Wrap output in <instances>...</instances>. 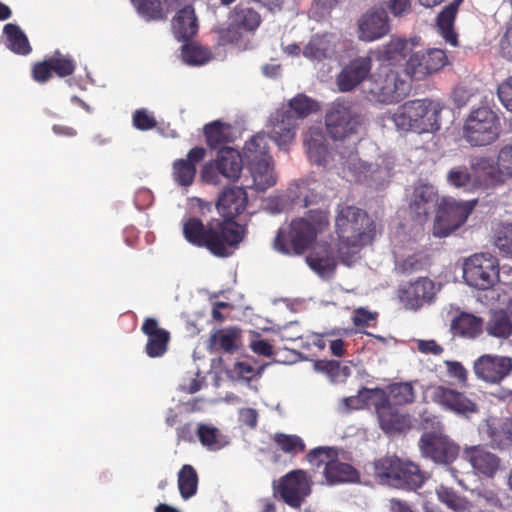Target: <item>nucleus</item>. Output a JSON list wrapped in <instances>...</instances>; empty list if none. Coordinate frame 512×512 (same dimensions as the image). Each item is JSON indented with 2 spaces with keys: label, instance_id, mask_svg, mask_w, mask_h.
Segmentation results:
<instances>
[{
  "label": "nucleus",
  "instance_id": "49",
  "mask_svg": "<svg viewBox=\"0 0 512 512\" xmlns=\"http://www.w3.org/2000/svg\"><path fill=\"white\" fill-rule=\"evenodd\" d=\"M196 435L200 443L209 450H219L224 446L220 431L214 426L199 423L196 427Z\"/></svg>",
  "mask_w": 512,
  "mask_h": 512
},
{
  "label": "nucleus",
  "instance_id": "18",
  "mask_svg": "<svg viewBox=\"0 0 512 512\" xmlns=\"http://www.w3.org/2000/svg\"><path fill=\"white\" fill-rule=\"evenodd\" d=\"M358 39L373 42L385 37L390 32L388 13L381 8L367 10L357 21Z\"/></svg>",
  "mask_w": 512,
  "mask_h": 512
},
{
  "label": "nucleus",
  "instance_id": "33",
  "mask_svg": "<svg viewBox=\"0 0 512 512\" xmlns=\"http://www.w3.org/2000/svg\"><path fill=\"white\" fill-rule=\"evenodd\" d=\"M436 205L437 194L432 186L421 185L414 189L410 209L419 220L425 219L434 210Z\"/></svg>",
  "mask_w": 512,
  "mask_h": 512
},
{
  "label": "nucleus",
  "instance_id": "47",
  "mask_svg": "<svg viewBox=\"0 0 512 512\" xmlns=\"http://www.w3.org/2000/svg\"><path fill=\"white\" fill-rule=\"evenodd\" d=\"M435 492L441 503L456 512H463L469 507L468 500L460 496L452 487L441 484L436 488Z\"/></svg>",
  "mask_w": 512,
  "mask_h": 512
},
{
  "label": "nucleus",
  "instance_id": "30",
  "mask_svg": "<svg viewBox=\"0 0 512 512\" xmlns=\"http://www.w3.org/2000/svg\"><path fill=\"white\" fill-rule=\"evenodd\" d=\"M172 30L179 41H188L198 32V22L192 5H184L172 19Z\"/></svg>",
  "mask_w": 512,
  "mask_h": 512
},
{
  "label": "nucleus",
  "instance_id": "21",
  "mask_svg": "<svg viewBox=\"0 0 512 512\" xmlns=\"http://www.w3.org/2000/svg\"><path fill=\"white\" fill-rule=\"evenodd\" d=\"M248 204V195L244 187H227L219 194L216 208L223 217L221 221L236 222L234 219L242 214Z\"/></svg>",
  "mask_w": 512,
  "mask_h": 512
},
{
  "label": "nucleus",
  "instance_id": "35",
  "mask_svg": "<svg viewBox=\"0 0 512 512\" xmlns=\"http://www.w3.org/2000/svg\"><path fill=\"white\" fill-rule=\"evenodd\" d=\"M484 330L489 336L507 339L512 335V320L504 308L491 309Z\"/></svg>",
  "mask_w": 512,
  "mask_h": 512
},
{
  "label": "nucleus",
  "instance_id": "23",
  "mask_svg": "<svg viewBox=\"0 0 512 512\" xmlns=\"http://www.w3.org/2000/svg\"><path fill=\"white\" fill-rule=\"evenodd\" d=\"M141 331L147 336L145 352L150 358L162 357L168 350L171 339L170 332L159 326V322L152 317L143 321Z\"/></svg>",
  "mask_w": 512,
  "mask_h": 512
},
{
  "label": "nucleus",
  "instance_id": "19",
  "mask_svg": "<svg viewBox=\"0 0 512 512\" xmlns=\"http://www.w3.org/2000/svg\"><path fill=\"white\" fill-rule=\"evenodd\" d=\"M477 378L489 384H498L512 371V360L509 357L484 354L473 364Z\"/></svg>",
  "mask_w": 512,
  "mask_h": 512
},
{
  "label": "nucleus",
  "instance_id": "16",
  "mask_svg": "<svg viewBox=\"0 0 512 512\" xmlns=\"http://www.w3.org/2000/svg\"><path fill=\"white\" fill-rule=\"evenodd\" d=\"M278 492L283 501L300 508L305 498L311 493V484L304 470H293L280 478Z\"/></svg>",
  "mask_w": 512,
  "mask_h": 512
},
{
  "label": "nucleus",
  "instance_id": "31",
  "mask_svg": "<svg viewBox=\"0 0 512 512\" xmlns=\"http://www.w3.org/2000/svg\"><path fill=\"white\" fill-rule=\"evenodd\" d=\"M450 329L454 336L475 339L484 331V320L472 313L462 311L452 319Z\"/></svg>",
  "mask_w": 512,
  "mask_h": 512
},
{
  "label": "nucleus",
  "instance_id": "52",
  "mask_svg": "<svg viewBox=\"0 0 512 512\" xmlns=\"http://www.w3.org/2000/svg\"><path fill=\"white\" fill-rule=\"evenodd\" d=\"M181 54L183 61L191 65H201L210 59L208 49L189 43L182 46Z\"/></svg>",
  "mask_w": 512,
  "mask_h": 512
},
{
  "label": "nucleus",
  "instance_id": "58",
  "mask_svg": "<svg viewBox=\"0 0 512 512\" xmlns=\"http://www.w3.org/2000/svg\"><path fill=\"white\" fill-rule=\"evenodd\" d=\"M133 125L138 130L147 131L155 128L157 121L147 110L139 109L133 114Z\"/></svg>",
  "mask_w": 512,
  "mask_h": 512
},
{
  "label": "nucleus",
  "instance_id": "14",
  "mask_svg": "<svg viewBox=\"0 0 512 512\" xmlns=\"http://www.w3.org/2000/svg\"><path fill=\"white\" fill-rule=\"evenodd\" d=\"M373 59L370 55L356 56L346 63L336 76L340 92H352L373 75Z\"/></svg>",
  "mask_w": 512,
  "mask_h": 512
},
{
  "label": "nucleus",
  "instance_id": "45",
  "mask_svg": "<svg viewBox=\"0 0 512 512\" xmlns=\"http://www.w3.org/2000/svg\"><path fill=\"white\" fill-rule=\"evenodd\" d=\"M492 232L493 244L499 253L512 258V222L496 223Z\"/></svg>",
  "mask_w": 512,
  "mask_h": 512
},
{
  "label": "nucleus",
  "instance_id": "17",
  "mask_svg": "<svg viewBox=\"0 0 512 512\" xmlns=\"http://www.w3.org/2000/svg\"><path fill=\"white\" fill-rule=\"evenodd\" d=\"M366 393L376 396L374 408L378 416L379 425L384 432H401L408 426L407 416L399 413L384 390L376 388V391H367Z\"/></svg>",
  "mask_w": 512,
  "mask_h": 512
},
{
  "label": "nucleus",
  "instance_id": "53",
  "mask_svg": "<svg viewBox=\"0 0 512 512\" xmlns=\"http://www.w3.org/2000/svg\"><path fill=\"white\" fill-rule=\"evenodd\" d=\"M447 182L456 188H467L471 185L472 177L467 167H453L447 173Z\"/></svg>",
  "mask_w": 512,
  "mask_h": 512
},
{
  "label": "nucleus",
  "instance_id": "46",
  "mask_svg": "<svg viewBox=\"0 0 512 512\" xmlns=\"http://www.w3.org/2000/svg\"><path fill=\"white\" fill-rule=\"evenodd\" d=\"M477 165L489 170L487 174L492 177L493 182L497 181L496 176L499 171L512 176V145L504 146L500 150L497 160L498 168L490 163L488 159H481Z\"/></svg>",
  "mask_w": 512,
  "mask_h": 512
},
{
  "label": "nucleus",
  "instance_id": "27",
  "mask_svg": "<svg viewBox=\"0 0 512 512\" xmlns=\"http://www.w3.org/2000/svg\"><path fill=\"white\" fill-rule=\"evenodd\" d=\"M464 454L473 469L485 477H494L500 467V458L483 446L467 447Z\"/></svg>",
  "mask_w": 512,
  "mask_h": 512
},
{
  "label": "nucleus",
  "instance_id": "6",
  "mask_svg": "<svg viewBox=\"0 0 512 512\" xmlns=\"http://www.w3.org/2000/svg\"><path fill=\"white\" fill-rule=\"evenodd\" d=\"M364 124L365 117L351 102L341 98L332 102L325 114L326 131L334 140L357 135Z\"/></svg>",
  "mask_w": 512,
  "mask_h": 512
},
{
  "label": "nucleus",
  "instance_id": "37",
  "mask_svg": "<svg viewBox=\"0 0 512 512\" xmlns=\"http://www.w3.org/2000/svg\"><path fill=\"white\" fill-rule=\"evenodd\" d=\"M229 21H234V25L240 26L245 32H254L261 24V15L258 11L239 3L229 14Z\"/></svg>",
  "mask_w": 512,
  "mask_h": 512
},
{
  "label": "nucleus",
  "instance_id": "1",
  "mask_svg": "<svg viewBox=\"0 0 512 512\" xmlns=\"http://www.w3.org/2000/svg\"><path fill=\"white\" fill-rule=\"evenodd\" d=\"M183 236L193 246L206 248L217 257H229L243 241L246 228L237 222L211 219L204 224L201 219L190 217L183 222Z\"/></svg>",
  "mask_w": 512,
  "mask_h": 512
},
{
  "label": "nucleus",
  "instance_id": "32",
  "mask_svg": "<svg viewBox=\"0 0 512 512\" xmlns=\"http://www.w3.org/2000/svg\"><path fill=\"white\" fill-rule=\"evenodd\" d=\"M247 165L252 179L251 183L245 184L246 188L263 192L276 184V175L272 161H260Z\"/></svg>",
  "mask_w": 512,
  "mask_h": 512
},
{
  "label": "nucleus",
  "instance_id": "56",
  "mask_svg": "<svg viewBox=\"0 0 512 512\" xmlns=\"http://www.w3.org/2000/svg\"><path fill=\"white\" fill-rule=\"evenodd\" d=\"M428 265V258L421 254H413L405 258L399 265V270L403 274H412L422 271Z\"/></svg>",
  "mask_w": 512,
  "mask_h": 512
},
{
  "label": "nucleus",
  "instance_id": "15",
  "mask_svg": "<svg viewBox=\"0 0 512 512\" xmlns=\"http://www.w3.org/2000/svg\"><path fill=\"white\" fill-rule=\"evenodd\" d=\"M75 69L76 63L72 56L55 51L53 55L46 57L43 61L34 63L31 75L35 82L43 84L52 78L53 73L64 78L72 75Z\"/></svg>",
  "mask_w": 512,
  "mask_h": 512
},
{
  "label": "nucleus",
  "instance_id": "55",
  "mask_svg": "<svg viewBox=\"0 0 512 512\" xmlns=\"http://www.w3.org/2000/svg\"><path fill=\"white\" fill-rule=\"evenodd\" d=\"M381 9L394 17H403L411 12L412 0H380Z\"/></svg>",
  "mask_w": 512,
  "mask_h": 512
},
{
  "label": "nucleus",
  "instance_id": "48",
  "mask_svg": "<svg viewBox=\"0 0 512 512\" xmlns=\"http://www.w3.org/2000/svg\"><path fill=\"white\" fill-rule=\"evenodd\" d=\"M284 109L291 110V114H293L298 122L299 119H304L311 113L316 112L319 106L315 100L305 94H297L289 101L288 107Z\"/></svg>",
  "mask_w": 512,
  "mask_h": 512
},
{
  "label": "nucleus",
  "instance_id": "13",
  "mask_svg": "<svg viewBox=\"0 0 512 512\" xmlns=\"http://www.w3.org/2000/svg\"><path fill=\"white\" fill-rule=\"evenodd\" d=\"M448 64L446 52L442 49L431 48L410 55L405 65V72L415 80H422L440 71Z\"/></svg>",
  "mask_w": 512,
  "mask_h": 512
},
{
  "label": "nucleus",
  "instance_id": "10",
  "mask_svg": "<svg viewBox=\"0 0 512 512\" xmlns=\"http://www.w3.org/2000/svg\"><path fill=\"white\" fill-rule=\"evenodd\" d=\"M465 282L476 289L487 290L499 281L498 259L489 253H477L463 264Z\"/></svg>",
  "mask_w": 512,
  "mask_h": 512
},
{
  "label": "nucleus",
  "instance_id": "50",
  "mask_svg": "<svg viewBox=\"0 0 512 512\" xmlns=\"http://www.w3.org/2000/svg\"><path fill=\"white\" fill-rule=\"evenodd\" d=\"M389 395L395 405L411 404L415 400V392L411 382L393 383L388 387Z\"/></svg>",
  "mask_w": 512,
  "mask_h": 512
},
{
  "label": "nucleus",
  "instance_id": "40",
  "mask_svg": "<svg viewBox=\"0 0 512 512\" xmlns=\"http://www.w3.org/2000/svg\"><path fill=\"white\" fill-rule=\"evenodd\" d=\"M243 154L247 164L260 161H272L268 152V140L265 134L258 133L245 142Z\"/></svg>",
  "mask_w": 512,
  "mask_h": 512
},
{
  "label": "nucleus",
  "instance_id": "36",
  "mask_svg": "<svg viewBox=\"0 0 512 512\" xmlns=\"http://www.w3.org/2000/svg\"><path fill=\"white\" fill-rule=\"evenodd\" d=\"M206 143L211 149H217L220 146L233 141L232 126L220 120H215L206 124L203 128Z\"/></svg>",
  "mask_w": 512,
  "mask_h": 512
},
{
  "label": "nucleus",
  "instance_id": "22",
  "mask_svg": "<svg viewBox=\"0 0 512 512\" xmlns=\"http://www.w3.org/2000/svg\"><path fill=\"white\" fill-rule=\"evenodd\" d=\"M340 38L333 33L314 34L303 47L305 58L322 62L335 58L339 51Z\"/></svg>",
  "mask_w": 512,
  "mask_h": 512
},
{
  "label": "nucleus",
  "instance_id": "64",
  "mask_svg": "<svg viewBox=\"0 0 512 512\" xmlns=\"http://www.w3.org/2000/svg\"><path fill=\"white\" fill-rule=\"evenodd\" d=\"M177 441L194 443L196 435V429L192 423H185L176 428Z\"/></svg>",
  "mask_w": 512,
  "mask_h": 512
},
{
  "label": "nucleus",
  "instance_id": "9",
  "mask_svg": "<svg viewBox=\"0 0 512 512\" xmlns=\"http://www.w3.org/2000/svg\"><path fill=\"white\" fill-rule=\"evenodd\" d=\"M408 84L394 70L385 73L373 74L365 93L371 102L380 104H394L400 102L408 93Z\"/></svg>",
  "mask_w": 512,
  "mask_h": 512
},
{
  "label": "nucleus",
  "instance_id": "7",
  "mask_svg": "<svg viewBox=\"0 0 512 512\" xmlns=\"http://www.w3.org/2000/svg\"><path fill=\"white\" fill-rule=\"evenodd\" d=\"M242 171L241 153L232 147H222L214 160L203 165L201 178L210 185H220L224 180L234 183L240 179Z\"/></svg>",
  "mask_w": 512,
  "mask_h": 512
},
{
  "label": "nucleus",
  "instance_id": "3",
  "mask_svg": "<svg viewBox=\"0 0 512 512\" xmlns=\"http://www.w3.org/2000/svg\"><path fill=\"white\" fill-rule=\"evenodd\" d=\"M327 215L310 210L305 217L291 221L288 228H280L274 240V249L285 255H301L328 226Z\"/></svg>",
  "mask_w": 512,
  "mask_h": 512
},
{
  "label": "nucleus",
  "instance_id": "42",
  "mask_svg": "<svg viewBox=\"0 0 512 512\" xmlns=\"http://www.w3.org/2000/svg\"><path fill=\"white\" fill-rule=\"evenodd\" d=\"M177 482L181 497L184 500L192 498L197 493L199 483L196 469L190 464L183 465L178 472Z\"/></svg>",
  "mask_w": 512,
  "mask_h": 512
},
{
  "label": "nucleus",
  "instance_id": "62",
  "mask_svg": "<svg viewBox=\"0 0 512 512\" xmlns=\"http://www.w3.org/2000/svg\"><path fill=\"white\" fill-rule=\"evenodd\" d=\"M316 368L326 373L332 380H336L341 374V365L339 361H317Z\"/></svg>",
  "mask_w": 512,
  "mask_h": 512
},
{
  "label": "nucleus",
  "instance_id": "38",
  "mask_svg": "<svg viewBox=\"0 0 512 512\" xmlns=\"http://www.w3.org/2000/svg\"><path fill=\"white\" fill-rule=\"evenodd\" d=\"M399 463L398 457H383L376 460L371 465L374 477L380 484L394 488Z\"/></svg>",
  "mask_w": 512,
  "mask_h": 512
},
{
  "label": "nucleus",
  "instance_id": "60",
  "mask_svg": "<svg viewBox=\"0 0 512 512\" xmlns=\"http://www.w3.org/2000/svg\"><path fill=\"white\" fill-rule=\"evenodd\" d=\"M139 10L151 19H161L162 9L159 0H140Z\"/></svg>",
  "mask_w": 512,
  "mask_h": 512
},
{
  "label": "nucleus",
  "instance_id": "28",
  "mask_svg": "<svg viewBox=\"0 0 512 512\" xmlns=\"http://www.w3.org/2000/svg\"><path fill=\"white\" fill-rule=\"evenodd\" d=\"M306 261L313 271L324 278L331 276L337 266L334 250L328 243L317 245L307 256Z\"/></svg>",
  "mask_w": 512,
  "mask_h": 512
},
{
  "label": "nucleus",
  "instance_id": "54",
  "mask_svg": "<svg viewBox=\"0 0 512 512\" xmlns=\"http://www.w3.org/2000/svg\"><path fill=\"white\" fill-rule=\"evenodd\" d=\"M367 391H376L375 389L362 388L358 395L350 396L344 398L343 402L348 409H361L366 405H373L376 402V396H372L370 393H366Z\"/></svg>",
  "mask_w": 512,
  "mask_h": 512
},
{
  "label": "nucleus",
  "instance_id": "41",
  "mask_svg": "<svg viewBox=\"0 0 512 512\" xmlns=\"http://www.w3.org/2000/svg\"><path fill=\"white\" fill-rule=\"evenodd\" d=\"M304 143L307 149V155L311 162L317 165H323L326 163L328 149L325 144L324 136L321 132L310 131L305 136Z\"/></svg>",
  "mask_w": 512,
  "mask_h": 512
},
{
  "label": "nucleus",
  "instance_id": "44",
  "mask_svg": "<svg viewBox=\"0 0 512 512\" xmlns=\"http://www.w3.org/2000/svg\"><path fill=\"white\" fill-rule=\"evenodd\" d=\"M240 334L238 330L219 329L210 336V346L214 350H222L226 353H234L238 349V339Z\"/></svg>",
  "mask_w": 512,
  "mask_h": 512
},
{
  "label": "nucleus",
  "instance_id": "8",
  "mask_svg": "<svg viewBox=\"0 0 512 512\" xmlns=\"http://www.w3.org/2000/svg\"><path fill=\"white\" fill-rule=\"evenodd\" d=\"M499 118L488 107L473 110L465 121L463 136L473 146H485L499 135Z\"/></svg>",
  "mask_w": 512,
  "mask_h": 512
},
{
  "label": "nucleus",
  "instance_id": "29",
  "mask_svg": "<svg viewBox=\"0 0 512 512\" xmlns=\"http://www.w3.org/2000/svg\"><path fill=\"white\" fill-rule=\"evenodd\" d=\"M396 478L394 488L405 491H416L421 488L427 480L426 473L422 471L417 464L401 459Z\"/></svg>",
  "mask_w": 512,
  "mask_h": 512
},
{
  "label": "nucleus",
  "instance_id": "12",
  "mask_svg": "<svg viewBox=\"0 0 512 512\" xmlns=\"http://www.w3.org/2000/svg\"><path fill=\"white\" fill-rule=\"evenodd\" d=\"M477 199L457 201L444 197L438 205L437 226L443 227L440 236H447L463 225L477 204Z\"/></svg>",
  "mask_w": 512,
  "mask_h": 512
},
{
  "label": "nucleus",
  "instance_id": "20",
  "mask_svg": "<svg viewBox=\"0 0 512 512\" xmlns=\"http://www.w3.org/2000/svg\"><path fill=\"white\" fill-rule=\"evenodd\" d=\"M432 400L444 409L466 418H469L479 410L478 405L464 393L445 386L434 388Z\"/></svg>",
  "mask_w": 512,
  "mask_h": 512
},
{
  "label": "nucleus",
  "instance_id": "39",
  "mask_svg": "<svg viewBox=\"0 0 512 512\" xmlns=\"http://www.w3.org/2000/svg\"><path fill=\"white\" fill-rule=\"evenodd\" d=\"M6 47L17 55L26 56L31 53L32 47L21 28L13 23H8L3 28Z\"/></svg>",
  "mask_w": 512,
  "mask_h": 512
},
{
  "label": "nucleus",
  "instance_id": "61",
  "mask_svg": "<svg viewBox=\"0 0 512 512\" xmlns=\"http://www.w3.org/2000/svg\"><path fill=\"white\" fill-rule=\"evenodd\" d=\"M377 313L370 312L365 308H357L353 312V323L356 327H367L371 321H376Z\"/></svg>",
  "mask_w": 512,
  "mask_h": 512
},
{
  "label": "nucleus",
  "instance_id": "5",
  "mask_svg": "<svg viewBox=\"0 0 512 512\" xmlns=\"http://www.w3.org/2000/svg\"><path fill=\"white\" fill-rule=\"evenodd\" d=\"M422 425L432 431L424 432L419 440L422 455L436 464L450 465L459 455V446L442 432L441 422L437 416H422Z\"/></svg>",
  "mask_w": 512,
  "mask_h": 512
},
{
  "label": "nucleus",
  "instance_id": "51",
  "mask_svg": "<svg viewBox=\"0 0 512 512\" xmlns=\"http://www.w3.org/2000/svg\"><path fill=\"white\" fill-rule=\"evenodd\" d=\"M275 444L287 454L296 455L305 451L303 440L297 435L277 433L273 437Z\"/></svg>",
  "mask_w": 512,
  "mask_h": 512
},
{
  "label": "nucleus",
  "instance_id": "59",
  "mask_svg": "<svg viewBox=\"0 0 512 512\" xmlns=\"http://www.w3.org/2000/svg\"><path fill=\"white\" fill-rule=\"evenodd\" d=\"M497 95L501 104L512 112V75L499 84Z\"/></svg>",
  "mask_w": 512,
  "mask_h": 512
},
{
  "label": "nucleus",
  "instance_id": "11",
  "mask_svg": "<svg viewBox=\"0 0 512 512\" xmlns=\"http://www.w3.org/2000/svg\"><path fill=\"white\" fill-rule=\"evenodd\" d=\"M335 456L331 448L318 447L307 454V459L317 466L325 465L324 476L330 485L357 481V470L350 464L333 459Z\"/></svg>",
  "mask_w": 512,
  "mask_h": 512
},
{
  "label": "nucleus",
  "instance_id": "4",
  "mask_svg": "<svg viewBox=\"0 0 512 512\" xmlns=\"http://www.w3.org/2000/svg\"><path fill=\"white\" fill-rule=\"evenodd\" d=\"M441 106L430 99L409 100L391 115L396 129L417 134L434 133L440 129Z\"/></svg>",
  "mask_w": 512,
  "mask_h": 512
},
{
  "label": "nucleus",
  "instance_id": "57",
  "mask_svg": "<svg viewBox=\"0 0 512 512\" xmlns=\"http://www.w3.org/2000/svg\"><path fill=\"white\" fill-rule=\"evenodd\" d=\"M245 32L240 26L234 25V21H229L228 26L218 31L220 41L223 44H233L239 42Z\"/></svg>",
  "mask_w": 512,
  "mask_h": 512
},
{
  "label": "nucleus",
  "instance_id": "24",
  "mask_svg": "<svg viewBox=\"0 0 512 512\" xmlns=\"http://www.w3.org/2000/svg\"><path fill=\"white\" fill-rule=\"evenodd\" d=\"M206 154L205 148L197 146L189 150L186 159L175 160L172 166L174 181L182 187L191 186L197 173V164L205 159Z\"/></svg>",
  "mask_w": 512,
  "mask_h": 512
},
{
  "label": "nucleus",
  "instance_id": "34",
  "mask_svg": "<svg viewBox=\"0 0 512 512\" xmlns=\"http://www.w3.org/2000/svg\"><path fill=\"white\" fill-rule=\"evenodd\" d=\"M462 2L463 0H454L449 5L444 7L437 16L438 31L440 35L445 39V41L452 46L458 45V36L454 31V22L459 6Z\"/></svg>",
  "mask_w": 512,
  "mask_h": 512
},
{
  "label": "nucleus",
  "instance_id": "2",
  "mask_svg": "<svg viewBox=\"0 0 512 512\" xmlns=\"http://www.w3.org/2000/svg\"><path fill=\"white\" fill-rule=\"evenodd\" d=\"M335 232L338 256L343 264L351 266L359 250L374 240L376 224L365 210L345 205L337 210Z\"/></svg>",
  "mask_w": 512,
  "mask_h": 512
},
{
  "label": "nucleus",
  "instance_id": "25",
  "mask_svg": "<svg viewBox=\"0 0 512 512\" xmlns=\"http://www.w3.org/2000/svg\"><path fill=\"white\" fill-rule=\"evenodd\" d=\"M434 282L420 277L400 290L399 298L406 308L416 310L434 297Z\"/></svg>",
  "mask_w": 512,
  "mask_h": 512
},
{
  "label": "nucleus",
  "instance_id": "63",
  "mask_svg": "<svg viewBox=\"0 0 512 512\" xmlns=\"http://www.w3.org/2000/svg\"><path fill=\"white\" fill-rule=\"evenodd\" d=\"M445 364L449 376L456 378L461 384L467 382V370L460 362L446 361Z\"/></svg>",
  "mask_w": 512,
  "mask_h": 512
},
{
  "label": "nucleus",
  "instance_id": "26",
  "mask_svg": "<svg viewBox=\"0 0 512 512\" xmlns=\"http://www.w3.org/2000/svg\"><path fill=\"white\" fill-rule=\"evenodd\" d=\"M270 137L279 147H284L292 142L295 137L298 122L291 110L279 109L271 117Z\"/></svg>",
  "mask_w": 512,
  "mask_h": 512
},
{
  "label": "nucleus",
  "instance_id": "43",
  "mask_svg": "<svg viewBox=\"0 0 512 512\" xmlns=\"http://www.w3.org/2000/svg\"><path fill=\"white\" fill-rule=\"evenodd\" d=\"M409 50V43L406 38L391 37L379 51L380 59L390 64H398L405 59Z\"/></svg>",
  "mask_w": 512,
  "mask_h": 512
}]
</instances>
